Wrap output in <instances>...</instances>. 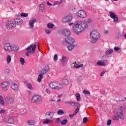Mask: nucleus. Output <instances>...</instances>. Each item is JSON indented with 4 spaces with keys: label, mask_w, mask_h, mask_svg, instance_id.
I'll use <instances>...</instances> for the list:
<instances>
[{
    "label": "nucleus",
    "mask_w": 126,
    "mask_h": 126,
    "mask_svg": "<svg viewBox=\"0 0 126 126\" xmlns=\"http://www.w3.org/2000/svg\"><path fill=\"white\" fill-rule=\"evenodd\" d=\"M69 26L72 25L73 31L77 35H80L82 32L85 31L86 28H88V24L85 20L76 21L74 23H69Z\"/></svg>",
    "instance_id": "obj_1"
},
{
    "label": "nucleus",
    "mask_w": 126,
    "mask_h": 126,
    "mask_svg": "<svg viewBox=\"0 0 126 126\" xmlns=\"http://www.w3.org/2000/svg\"><path fill=\"white\" fill-rule=\"evenodd\" d=\"M49 87L51 89L54 90H62L63 89V85L59 82H52L50 83Z\"/></svg>",
    "instance_id": "obj_2"
},
{
    "label": "nucleus",
    "mask_w": 126,
    "mask_h": 126,
    "mask_svg": "<svg viewBox=\"0 0 126 126\" xmlns=\"http://www.w3.org/2000/svg\"><path fill=\"white\" fill-rule=\"evenodd\" d=\"M90 37L93 38L91 40V43H96L97 40L100 38V33L97 31L93 30L90 32Z\"/></svg>",
    "instance_id": "obj_3"
},
{
    "label": "nucleus",
    "mask_w": 126,
    "mask_h": 126,
    "mask_svg": "<svg viewBox=\"0 0 126 126\" xmlns=\"http://www.w3.org/2000/svg\"><path fill=\"white\" fill-rule=\"evenodd\" d=\"M37 45L36 44L31 45L29 47L26 48L27 53H26V56L29 57V54L33 55L35 53V50Z\"/></svg>",
    "instance_id": "obj_4"
},
{
    "label": "nucleus",
    "mask_w": 126,
    "mask_h": 126,
    "mask_svg": "<svg viewBox=\"0 0 126 126\" xmlns=\"http://www.w3.org/2000/svg\"><path fill=\"white\" fill-rule=\"evenodd\" d=\"M72 19H73L72 15L70 14L64 16L62 19V22H63V23H68L69 22H71V21H72Z\"/></svg>",
    "instance_id": "obj_5"
},
{
    "label": "nucleus",
    "mask_w": 126,
    "mask_h": 126,
    "mask_svg": "<svg viewBox=\"0 0 126 126\" xmlns=\"http://www.w3.org/2000/svg\"><path fill=\"white\" fill-rule=\"evenodd\" d=\"M10 85V83L8 81H3L1 83L0 87L2 88V91H7V87Z\"/></svg>",
    "instance_id": "obj_6"
},
{
    "label": "nucleus",
    "mask_w": 126,
    "mask_h": 126,
    "mask_svg": "<svg viewBox=\"0 0 126 126\" xmlns=\"http://www.w3.org/2000/svg\"><path fill=\"white\" fill-rule=\"evenodd\" d=\"M32 103H41L42 102V97L39 95H35L32 96L31 100Z\"/></svg>",
    "instance_id": "obj_7"
},
{
    "label": "nucleus",
    "mask_w": 126,
    "mask_h": 126,
    "mask_svg": "<svg viewBox=\"0 0 126 126\" xmlns=\"http://www.w3.org/2000/svg\"><path fill=\"white\" fill-rule=\"evenodd\" d=\"M109 16L111 17V18L113 19V22H114V23L117 24L120 22L119 21V18L118 17V16H117L115 13L113 12H109Z\"/></svg>",
    "instance_id": "obj_8"
},
{
    "label": "nucleus",
    "mask_w": 126,
    "mask_h": 126,
    "mask_svg": "<svg viewBox=\"0 0 126 126\" xmlns=\"http://www.w3.org/2000/svg\"><path fill=\"white\" fill-rule=\"evenodd\" d=\"M6 28H7L8 30L14 29V28H15V24H14L13 21L10 20H9L8 23L6 25Z\"/></svg>",
    "instance_id": "obj_9"
},
{
    "label": "nucleus",
    "mask_w": 126,
    "mask_h": 126,
    "mask_svg": "<svg viewBox=\"0 0 126 126\" xmlns=\"http://www.w3.org/2000/svg\"><path fill=\"white\" fill-rule=\"evenodd\" d=\"M76 15L81 17V18H86L87 17V14L83 10H80L76 13Z\"/></svg>",
    "instance_id": "obj_10"
},
{
    "label": "nucleus",
    "mask_w": 126,
    "mask_h": 126,
    "mask_svg": "<svg viewBox=\"0 0 126 126\" xmlns=\"http://www.w3.org/2000/svg\"><path fill=\"white\" fill-rule=\"evenodd\" d=\"M3 48L4 50L7 53H10L11 52V45L10 43H6L3 45Z\"/></svg>",
    "instance_id": "obj_11"
},
{
    "label": "nucleus",
    "mask_w": 126,
    "mask_h": 126,
    "mask_svg": "<svg viewBox=\"0 0 126 126\" xmlns=\"http://www.w3.org/2000/svg\"><path fill=\"white\" fill-rule=\"evenodd\" d=\"M37 23V20L34 18H32L30 20L29 22V24L31 29H33V28H34V24H35V23Z\"/></svg>",
    "instance_id": "obj_12"
},
{
    "label": "nucleus",
    "mask_w": 126,
    "mask_h": 126,
    "mask_svg": "<svg viewBox=\"0 0 126 126\" xmlns=\"http://www.w3.org/2000/svg\"><path fill=\"white\" fill-rule=\"evenodd\" d=\"M4 100L7 104H13L14 103V98L12 97L7 96L5 98Z\"/></svg>",
    "instance_id": "obj_13"
},
{
    "label": "nucleus",
    "mask_w": 126,
    "mask_h": 126,
    "mask_svg": "<svg viewBox=\"0 0 126 126\" xmlns=\"http://www.w3.org/2000/svg\"><path fill=\"white\" fill-rule=\"evenodd\" d=\"M65 42L66 44L73 45V44H74V42H75V40H74V38L72 37H68L65 39Z\"/></svg>",
    "instance_id": "obj_14"
},
{
    "label": "nucleus",
    "mask_w": 126,
    "mask_h": 126,
    "mask_svg": "<svg viewBox=\"0 0 126 126\" xmlns=\"http://www.w3.org/2000/svg\"><path fill=\"white\" fill-rule=\"evenodd\" d=\"M63 35V36H66V37H68L71 35V32H70V30L68 29H65L63 30L62 32Z\"/></svg>",
    "instance_id": "obj_15"
},
{
    "label": "nucleus",
    "mask_w": 126,
    "mask_h": 126,
    "mask_svg": "<svg viewBox=\"0 0 126 126\" xmlns=\"http://www.w3.org/2000/svg\"><path fill=\"white\" fill-rule=\"evenodd\" d=\"M11 88L14 91H19V87L18 85L15 84V83H11Z\"/></svg>",
    "instance_id": "obj_16"
},
{
    "label": "nucleus",
    "mask_w": 126,
    "mask_h": 126,
    "mask_svg": "<svg viewBox=\"0 0 126 126\" xmlns=\"http://www.w3.org/2000/svg\"><path fill=\"white\" fill-rule=\"evenodd\" d=\"M14 21L15 24H17V25H22V24H23V20L21 18H15Z\"/></svg>",
    "instance_id": "obj_17"
},
{
    "label": "nucleus",
    "mask_w": 126,
    "mask_h": 126,
    "mask_svg": "<svg viewBox=\"0 0 126 126\" xmlns=\"http://www.w3.org/2000/svg\"><path fill=\"white\" fill-rule=\"evenodd\" d=\"M83 64H79L76 63V62H74L72 63V67L74 68H80L83 67Z\"/></svg>",
    "instance_id": "obj_18"
},
{
    "label": "nucleus",
    "mask_w": 126,
    "mask_h": 126,
    "mask_svg": "<svg viewBox=\"0 0 126 126\" xmlns=\"http://www.w3.org/2000/svg\"><path fill=\"white\" fill-rule=\"evenodd\" d=\"M49 70H50V67H49V65H47L41 70V74L45 75V74H46V73H47Z\"/></svg>",
    "instance_id": "obj_19"
},
{
    "label": "nucleus",
    "mask_w": 126,
    "mask_h": 126,
    "mask_svg": "<svg viewBox=\"0 0 126 126\" xmlns=\"http://www.w3.org/2000/svg\"><path fill=\"white\" fill-rule=\"evenodd\" d=\"M5 122L10 125H13L14 124V118L12 117H9L7 120H6Z\"/></svg>",
    "instance_id": "obj_20"
},
{
    "label": "nucleus",
    "mask_w": 126,
    "mask_h": 126,
    "mask_svg": "<svg viewBox=\"0 0 126 126\" xmlns=\"http://www.w3.org/2000/svg\"><path fill=\"white\" fill-rule=\"evenodd\" d=\"M123 110H126V107L125 106H122L120 108H118L117 111V115L119 114H123Z\"/></svg>",
    "instance_id": "obj_21"
},
{
    "label": "nucleus",
    "mask_w": 126,
    "mask_h": 126,
    "mask_svg": "<svg viewBox=\"0 0 126 126\" xmlns=\"http://www.w3.org/2000/svg\"><path fill=\"white\" fill-rule=\"evenodd\" d=\"M27 123L28 126H34V125H35V120H32V119L29 120L27 121Z\"/></svg>",
    "instance_id": "obj_22"
},
{
    "label": "nucleus",
    "mask_w": 126,
    "mask_h": 126,
    "mask_svg": "<svg viewBox=\"0 0 126 126\" xmlns=\"http://www.w3.org/2000/svg\"><path fill=\"white\" fill-rule=\"evenodd\" d=\"M19 50V47L18 45H11V51H13L14 52H17Z\"/></svg>",
    "instance_id": "obj_23"
},
{
    "label": "nucleus",
    "mask_w": 126,
    "mask_h": 126,
    "mask_svg": "<svg viewBox=\"0 0 126 126\" xmlns=\"http://www.w3.org/2000/svg\"><path fill=\"white\" fill-rule=\"evenodd\" d=\"M70 105L72 106H75V107H79L80 106L79 102L77 101H71Z\"/></svg>",
    "instance_id": "obj_24"
},
{
    "label": "nucleus",
    "mask_w": 126,
    "mask_h": 126,
    "mask_svg": "<svg viewBox=\"0 0 126 126\" xmlns=\"http://www.w3.org/2000/svg\"><path fill=\"white\" fill-rule=\"evenodd\" d=\"M51 123H53V120L49 119H46L43 123V125H49V124H51Z\"/></svg>",
    "instance_id": "obj_25"
},
{
    "label": "nucleus",
    "mask_w": 126,
    "mask_h": 126,
    "mask_svg": "<svg viewBox=\"0 0 126 126\" xmlns=\"http://www.w3.org/2000/svg\"><path fill=\"white\" fill-rule=\"evenodd\" d=\"M96 65L99 66H105L106 65V63L104 62L103 61H99L96 63Z\"/></svg>",
    "instance_id": "obj_26"
},
{
    "label": "nucleus",
    "mask_w": 126,
    "mask_h": 126,
    "mask_svg": "<svg viewBox=\"0 0 126 126\" xmlns=\"http://www.w3.org/2000/svg\"><path fill=\"white\" fill-rule=\"evenodd\" d=\"M5 104V103L3 100V97H2V96L0 95V105H1V106H4Z\"/></svg>",
    "instance_id": "obj_27"
},
{
    "label": "nucleus",
    "mask_w": 126,
    "mask_h": 126,
    "mask_svg": "<svg viewBox=\"0 0 126 126\" xmlns=\"http://www.w3.org/2000/svg\"><path fill=\"white\" fill-rule=\"evenodd\" d=\"M62 83L63 85H68V84H69V81L67 79H63Z\"/></svg>",
    "instance_id": "obj_28"
},
{
    "label": "nucleus",
    "mask_w": 126,
    "mask_h": 126,
    "mask_svg": "<svg viewBox=\"0 0 126 126\" xmlns=\"http://www.w3.org/2000/svg\"><path fill=\"white\" fill-rule=\"evenodd\" d=\"M26 85L27 87H28V88L30 89V90H33L34 89V88L33 87V86L32 85V84H31V83H27Z\"/></svg>",
    "instance_id": "obj_29"
},
{
    "label": "nucleus",
    "mask_w": 126,
    "mask_h": 126,
    "mask_svg": "<svg viewBox=\"0 0 126 126\" xmlns=\"http://www.w3.org/2000/svg\"><path fill=\"white\" fill-rule=\"evenodd\" d=\"M67 61V58L65 56H62V58L61 60V62H62L63 63H66V61Z\"/></svg>",
    "instance_id": "obj_30"
},
{
    "label": "nucleus",
    "mask_w": 126,
    "mask_h": 126,
    "mask_svg": "<svg viewBox=\"0 0 126 126\" xmlns=\"http://www.w3.org/2000/svg\"><path fill=\"white\" fill-rule=\"evenodd\" d=\"M43 75H44L41 73L38 75V78H37L38 82H41L42 79H43Z\"/></svg>",
    "instance_id": "obj_31"
},
{
    "label": "nucleus",
    "mask_w": 126,
    "mask_h": 126,
    "mask_svg": "<svg viewBox=\"0 0 126 126\" xmlns=\"http://www.w3.org/2000/svg\"><path fill=\"white\" fill-rule=\"evenodd\" d=\"M45 9V7H44V4H39V10L41 12H43L44 11V10Z\"/></svg>",
    "instance_id": "obj_32"
},
{
    "label": "nucleus",
    "mask_w": 126,
    "mask_h": 126,
    "mask_svg": "<svg viewBox=\"0 0 126 126\" xmlns=\"http://www.w3.org/2000/svg\"><path fill=\"white\" fill-rule=\"evenodd\" d=\"M117 115L120 120H121L122 121H124V119H125V117L124 116V113H120Z\"/></svg>",
    "instance_id": "obj_33"
},
{
    "label": "nucleus",
    "mask_w": 126,
    "mask_h": 126,
    "mask_svg": "<svg viewBox=\"0 0 126 126\" xmlns=\"http://www.w3.org/2000/svg\"><path fill=\"white\" fill-rule=\"evenodd\" d=\"M7 59V63H10L11 62V56L10 55H8L6 57Z\"/></svg>",
    "instance_id": "obj_34"
},
{
    "label": "nucleus",
    "mask_w": 126,
    "mask_h": 126,
    "mask_svg": "<svg viewBox=\"0 0 126 126\" xmlns=\"http://www.w3.org/2000/svg\"><path fill=\"white\" fill-rule=\"evenodd\" d=\"M54 115H55V113L53 112H49L46 113V116H48V117H50V118H53V117H54Z\"/></svg>",
    "instance_id": "obj_35"
},
{
    "label": "nucleus",
    "mask_w": 126,
    "mask_h": 126,
    "mask_svg": "<svg viewBox=\"0 0 126 126\" xmlns=\"http://www.w3.org/2000/svg\"><path fill=\"white\" fill-rule=\"evenodd\" d=\"M73 48H74V45L73 44H70V45L67 46V49L70 52H71V51H72Z\"/></svg>",
    "instance_id": "obj_36"
},
{
    "label": "nucleus",
    "mask_w": 126,
    "mask_h": 126,
    "mask_svg": "<svg viewBox=\"0 0 126 126\" xmlns=\"http://www.w3.org/2000/svg\"><path fill=\"white\" fill-rule=\"evenodd\" d=\"M54 26H55V25L52 23H49L47 24V27L49 29H52V28H54Z\"/></svg>",
    "instance_id": "obj_37"
},
{
    "label": "nucleus",
    "mask_w": 126,
    "mask_h": 126,
    "mask_svg": "<svg viewBox=\"0 0 126 126\" xmlns=\"http://www.w3.org/2000/svg\"><path fill=\"white\" fill-rule=\"evenodd\" d=\"M114 52V50L113 49H108L106 51L105 54L106 55H110L112 54Z\"/></svg>",
    "instance_id": "obj_38"
},
{
    "label": "nucleus",
    "mask_w": 126,
    "mask_h": 126,
    "mask_svg": "<svg viewBox=\"0 0 126 126\" xmlns=\"http://www.w3.org/2000/svg\"><path fill=\"white\" fill-rule=\"evenodd\" d=\"M122 37V32H118L116 36H115V38L116 39H120V38H121Z\"/></svg>",
    "instance_id": "obj_39"
},
{
    "label": "nucleus",
    "mask_w": 126,
    "mask_h": 126,
    "mask_svg": "<svg viewBox=\"0 0 126 126\" xmlns=\"http://www.w3.org/2000/svg\"><path fill=\"white\" fill-rule=\"evenodd\" d=\"M20 63L22 65H24V63H25V59L23 58H21L20 59Z\"/></svg>",
    "instance_id": "obj_40"
},
{
    "label": "nucleus",
    "mask_w": 126,
    "mask_h": 126,
    "mask_svg": "<svg viewBox=\"0 0 126 126\" xmlns=\"http://www.w3.org/2000/svg\"><path fill=\"white\" fill-rule=\"evenodd\" d=\"M75 96H76V98L77 99V101H80V99H81V98H80V94H78V93H76L75 94Z\"/></svg>",
    "instance_id": "obj_41"
},
{
    "label": "nucleus",
    "mask_w": 126,
    "mask_h": 126,
    "mask_svg": "<svg viewBox=\"0 0 126 126\" xmlns=\"http://www.w3.org/2000/svg\"><path fill=\"white\" fill-rule=\"evenodd\" d=\"M20 15L22 17H27V16H28V15H29V14L28 13L23 12L20 14Z\"/></svg>",
    "instance_id": "obj_42"
},
{
    "label": "nucleus",
    "mask_w": 126,
    "mask_h": 126,
    "mask_svg": "<svg viewBox=\"0 0 126 126\" xmlns=\"http://www.w3.org/2000/svg\"><path fill=\"white\" fill-rule=\"evenodd\" d=\"M66 124H67V119H64L61 122V125L62 126H64L65 125H66Z\"/></svg>",
    "instance_id": "obj_43"
},
{
    "label": "nucleus",
    "mask_w": 126,
    "mask_h": 126,
    "mask_svg": "<svg viewBox=\"0 0 126 126\" xmlns=\"http://www.w3.org/2000/svg\"><path fill=\"white\" fill-rule=\"evenodd\" d=\"M58 115H59V116H62V115H63V114H64V112H63V111L62 110H59L58 111L57 113Z\"/></svg>",
    "instance_id": "obj_44"
},
{
    "label": "nucleus",
    "mask_w": 126,
    "mask_h": 126,
    "mask_svg": "<svg viewBox=\"0 0 126 126\" xmlns=\"http://www.w3.org/2000/svg\"><path fill=\"white\" fill-rule=\"evenodd\" d=\"M107 71L104 70H103L100 74V76L101 77L104 76V74H105V73H106V72H107Z\"/></svg>",
    "instance_id": "obj_45"
},
{
    "label": "nucleus",
    "mask_w": 126,
    "mask_h": 126,
    "mask_svg": "<svg viewBox=\"0 0 126 126\" xmlns=\"http://www.w3.org/2000/svg\"><path fill=\"white\" fill-rule=\"evenodd\" d=\"M83 93H84V94H85V95L90 94V92H89V91H86L85 90L83 91Z\"/></svg>",
    "instance_id": "obj_46"
},
{
    "label": "nucleus",
    "mask_w": 126,
    "mask_h": 126,
    "mask_svg": "<svg viewBox=\"0 0 126 126\" xmlns=\"http://www.w3.org/2000/svg\"><path fill=\"white\" fill-rule=\"evenodd\" d=\"M113 120L114 121H119L120 120V118H119V116L115 115L113 117Z\"/></svg>",
    "instance_id": "obj_47"
},
{
    "label": "nucleus",
    "mask_w": 126,
    "mask_h": 126,
    "mask_svg": "<svg viewBox=\"0 0 126 126\" xmlns=\"http://www.w3.org/2000/svg\"><path fill=\"white\" fill-rule=\"evenodd\" d=\"M4 113H5V109L1 108L0 109V114H4Z\"/></svg>",
    "instance_id": "obj_48"
},
{
    "label": "nucleus",
    "mask_w": 126,
    "mask_h": 126,
    "mask_svg": "<svg viewBox=\"0 0 126 126\" xmlns=\"http://www.w3.org/2000/svg\"><path fill=\"white\" fill-rule=\"evenodd\" d=\"M120 49L121 48L118 46L115 47L114 48V50L115 51V52H118V51H120Z\"/></svg>",
    "instance_id": "obj_49"
},
{
    "label": "nucleus",
    "mask_w": 126,
    "mask_h": 126,
    "mask_svg": "<svg viewBox=\"0 0 126 126\" xmlns=\"http://www.w3.org/2000/svg\"><path fill=\"white\" fill-rule=\"evenodd\" d=\"M87 121H88V118H87V117H84L83 120V124H85Z\"/></svg>",
    "instance_id": "obj_50"
},
{
    "label": "nucleus",
    "mask_w": 126,
    "mask_h": 126,
    "mask_svg": "<svg viewBox=\"0 0 126 126\" xmlns=\"http://www.w3.org/2000/svg\"><path fill=\"white\" fill-rule=\"evenodd\" d=\"M79 112V108L77 107V108L75 109V111H74V115H76L77 113Z\"/></svg>",
    "instance_id": "obj_51"
},
{
    "label": "nucleus",
    "mask_w": 126,
    "mask_h": 126,
    "mask_svg": "<svg viewBox=\"0 0 126 126\" xmlns=\"http://www.w3.org/2000/svg\"><path fill=\"white\" fill-rule=\"evenodd\" d=\"M87 22L89 24H92V22H93V21L91 19H88L87 20Z\"/></svg>",
    "instance_id": "obj_52"
},
{
    "label": "nucleus",
    "mask_w": 126,
    "mask_h": 126,
    "mask_svg": "<svg viewBox=\"0 0 126 126\" xmlns=\"http://www.w3.org/2000/svg\"><path fill=\"white\" fill-rule=\"evenodd\" d=\"M111 124H112V120L109 119L107 122V126H111Z\"/></svg>",
    "instance_id": "obj_53"
},
{
    "label": "nucleus",
    "mask_w": 126,
    "mask_h": 126,
    "mask_svg": "<svg viewBox=\"0 0 126 126\" xmlns=\"http://www.w3.org/2000/svg\"><path fill=\"white\" fill-rule=\"evenodd\" d=\"M54 61H57V60H58V55H57V54H55V55H54Z\"/></svg>",
    "instance_id": "obj_54"
},
{
    "label": "nucleus",
    "mask_w": 126,
    "mask_h": 126,
    "mask_svg": "<svg viewBox=\"0 0 126 126\" xmlns=\"http://www.w3.org/2000/svg\"><path fill=\"white\" fill-rule=\"evenodd\" d=\"M45 92L46 93H47V94H50V90H49V89H48V88H47L46 89H45Z\"/></svg>",
    "instance_id": "obj_55"
},
{
    "label": "nucleus",
    "mask_w": 126,
    "mask_h": 126,
    "mask_svg": "<svg viewBox=\"0 0 126 126\" xmlns=\"http://www.w3.org/2000/svg\"><path fill=\"white\" fill-rule=\"evenodd\" d=\"M56 121H57V124H60V123H61V122H62V120H61L60 118H57Z\"/></svg>",
    "instance_id": "obj_56"
},
{
    "label": "nucleus",
    "mask_w": 126,
    "mask_h": 126,
    "mask_svg": "<svg viewBox=\"0 0 126 126\" xmlns=\"http://www.w3.org/2000/svg\"><path fill=\"white\" fill-rule=\"evenodd\" d=\"M45 33H46V34H51V31L49 30H45Z\"/></svg>",
    "instance_id": "obj_57"
},
{
    "label": "nucleus",
    "mask_w": 126,
    "mask_h": 126,
    "mask_svg": "<svg viewBox=\"0 0 126 126\" xmlns=\"http://www.w3.org/2000/svg\"><path fill=\"white\" fill-rule=\"evenodd\" d=\"M74 116H75V114H74V113L73 114H69V118H73V117H74Z\"/></svg>",
    "instance_id": "obj_58"
},
{
    "label": "nucleus",
    "mask_w": 126,
    "mask_h": 126,
    "mask_svg": "<svg viewBox=\"0 0 126 126\" xmlns=\"http://www.w3.org/2000/svg\"><path fill=\"white\" fill-rule=\"evenodd\" d=\"M59 4V1H55L54 3L53 4V5H58Z\"/></svg>",
    "instance_id": "obj_59"
},
{
    "label": "nucleus",
    "mask_w": 126,
    "mask_h": 126,
    "mask_svg": "<svg viewBox=\"0 0 126 126\" xmlns=\"http://www.w3.org/2000/svg\"><path fill=\"white\" fill-rule=\"evenodd\" d=\"M77 82L78 83H80L81 82V79H80L79 78H78L77 79Z\"/></svg>",
    "instance_id": "obj_60"
},
{
    "label": "nucleus",
    "mask_w": 126,
    "mask_h": 126,
    "mask_svg": "<svg viewBox=\"0 0 126 126\" xmlns=\"http://www.w3.org/2000/svg\"><path fill=\"white\" fill-rule=\"evenodd\" d=\"M71 101H65L64 102L65 104H68L69 105H70V103Z\"/></svg>",
    "instance_id": "obj_61"
},
{
    "label": "nucleus",
    "mask_w": 126,
    "mask_h": 126,
    "mask_svg": "<svg viewBox=\"0 0 126 126\" xmlns=\"http://www.w3.org/2000/svg\"><path fill=\"white\" fill-rule=\"evenodd\" d=\"M104 34H109V31L105 30L104 32Z\"/></svg>",
    "instance_id": "obj_62"
},
{
    "label": "nucleus",
    "mask_w": 126,
    "mask_h": 126,
    "mask_svg": "<svg viewBox=\"0 0 126 126\" xmlns=\"http://www.w3.org/2000/svg\"><path fill=\"white\" fill-rule=\"evenodd\" d=\"M5 71L6 73H8H8H9V72H10V70H9L8 69H7L5 70Z\"/></svg>",
    "instance_id": "obj_63"
},
{
    "label": "nucleus",
    "mask_w": 126,
    "mask_h": 126,
    "mask_svg": "<svg viewBox=\"0 0 126 126\" xmlns=\"http://www.w3.org/2000/svg\"><path fill=\"white\" fill-rule=\"evenodd\" d=\"M47 4L48 5H49V6H52V5H53V4H52V3L49 2L48 1L47 2Z\"/></svg>",
    "instance_id": "obj_64"
}]
</instances>
